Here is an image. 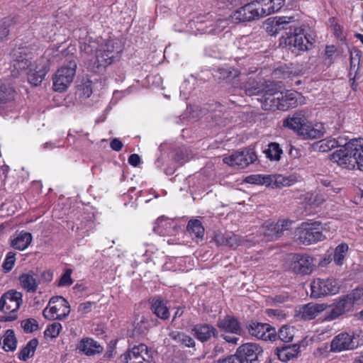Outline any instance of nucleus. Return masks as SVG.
Listing matches in <instances>:
<instances>
[{
	"instance_id": "obj_28",
	"label": "nucleus",
	"mask_w": 363,
	"mask_h": 363,
	"mask_svg": "<svg viewBox=\"0 0 363 363\" xmlns=\"http://www.w3.org/2000/svg\"><path fill=\"white\" fill-rule=\"evenodd\" d=\"M13 66L18 70H25L31 66V54H28L24 49L19 48L14 52Z\"/></svg>"
},
{
	"instance_id": "obj_61",
	"label": "nucleus",
	"mask_w": 363,
	"mask_h": 363,
	"mask_svg": "<svg viewBox=\"0 0 363 363\" xmlns=\"http://www.w3.org/2000/svg\"><path fill=\"white\" fill-rule=\"evenodd\" d=\"M335 51L336 49L334 45H327L325 50L326 59H329L330 60Z\"/></svg>"
},
{
	"instance_id": "obj_10",
	"label": "nucleus",
	"mask_w": 363,
	"mask_h": 363,
	"mask_svg": "<svg viewBox=\"0 0 363 363\" xmlns=\"http://www.w3.org/2000/svg\"><path fill=\"white\" fill-rule=\"evenodd\" d=\"M151 354L145 344L135 345L121 354V363H150Z\"/></svg>"
},
{
	"instance_id": "obj_62",
	"label": "nucleus",
	"mask_w": 363,
	"mask_h": 363,
	"mask_svg": "<svg viewBox=\"0 0 363 363\" xmlns=\"http://www.w3.org/2000/svg\"><path fill=\"white\" fill-rule=\"evenodd\" d=\"M82 94L85 98H89L92 94V89L89 84H86L83 85L82 89Z\"/></svg>"
},
{
	"instance_id": "obj_15",
	"label": "nucleus",
	"mask_w": 363,
	"mask_h": 363,
	"mask_svg": "<svg viewBox=\"0 0 363 363\" xmlns=\"http://www.w3.org/2000/svg\"><path fill=\"white\" fill-rule=\"evenodd\" d=\"M250 334L264 341H274L277 340V332L274 328L267 323L252 321L247 327Z\"/></svg>"
},
{
	"instance_id": "obj_29",
	"label": "nucleus",
	"mask_w": 363,
	"mask_h": 363,
	"mask_svg": "<svg viewBox=\"0 0 363 363\" xmlns=\"http://www.w3.org/2000/svg\"><path fill=\"white\" fill-rule=\"evenodd\" d=\"M32 240L31 233L23 230L13 236L11 240V245L16 250H24L30 244Z\"/></svg>"
},
{
	"instance_id": "obj_54",
	"label": "nucleus",
	"mask_w": 363,
	"mask_h": 363,
	"mask_svg": "<svg viewBox=\"0 0 363 363\" xmlns=\"http://www.w3.org/2000/svg\"><path fill=\"white\" fill-rule=\"evenodd\" d=\"M213 240L217 245H226L227 242V233L223 234L221 233H217L214 235Z\"/></svg>"
},
{
	"instance_id": "obj_64",
	"label": "nucleus",
	"mask_w": 363,
	"mask_h": 363,
	"mask_svg": "<svg viewBox=\"0 0 363 363\" xmlns=\"http://www.w3.org/2000/svg\"><path fill=\"white\" fill-rule=\"evenodd\" d=\"M340 189L334 188L332 185L328 189H324L323 193L328 196H334L340 191Z\"/></svg>"
},
{
	"instance_id": "obj_26",
	"label": "nucleus",
	"mask_w": 363,
	"mask_h": 363,
	"mask_svg": "<svg viewBox=\"0 0 363 363\" xmlns=\"http://www.w3.org/2000/svg\"><path fill=\"white\" fill-rule=\"evenodd\" d=\"M257 1L263 17L279 11L285 3V0H257Z\"/></svg>"
},
{
	"instance_id": "obj_49",
	"label": "nucleus",
	"mask_w": 363,
	"mask_h": 363,
	"mask_svg": "<svg viewBox=\"0 0 363 363\" xmlns=\"http://www.w3.org/2000/svg\"><path fill=\"white\" fill-rule=\"evenodd\" d=\"M21 327L26 333H30L38 329V323L34 318H28L21 321Z\"/></svg>"
},
{
	"instance_id": "obj_37",
	"label": "nucleus",
	"mask_w": 363,
	"mask_h": 363,
	"mask_svg": "<svg viewBox=\"0 0 363 363\" xmlns=\"http://www.w3.org/2000/svg\"><path fill=\"white\" fill-rule=\"evenodd\" d=\"M3 344V349L5 351H13L16 349L17 340L13 330L9 329L6 331L0 345Z\"/></svg>"
},
{
	"instance_id": "obj_27",
	"label": "nucleus",
	"mask_w": 363,
	"mask_h": 363,
	"mask_svg": "<svg viewBox=\"0 0 363 363\" xmlns=\"http://www.w3.org/2000/svg\"><path fill=\"white\" fill-rule=\"evenodd\" d=\"M326 308L325 304L308 303L300 309L299 313L301 318L304 320H312L317 317L320 313Z\"/></svg>"
},
{
	"instance_id": "obj_42",
	"label": "nucleus",
	"mask_w": 363,
	"mask_h": 363,
	"mask_svg": "<svg viewBox=\"0 0 363 363\" xmlns=\"http://www.w3.org/2000/svg\"><path fill=\"white\" fill-rule=\"evenodd\" d=\"M218 72L220 74L219 79L231 82L235 79L240 75L245 74V72H239L232 67H220L218 69Z\"/></svg>"
},
{
	"instance_id": "obj_6",
	"label": "nucleus",
	"mask_w": 363,
	"mask_h": 363,
	"mask_svg": "<svg viewBox=\"0 0 363 363\" xmlns=\"http://www.w3.org/2000/svg\"><path fill=\"white\" fill-rule=\"evenodd\" d=\"M284 43L292 52L298 54L300 52L306 51L309 49L308 45H312L313 43L303 33L301 27H295L287 33V36L284 40Z\"/></svg>"
},
{
	"instance_id": "obj_22",
	"label": "nucleus",
	"mask_w": 363,
	"mask_h": 363,
	"mask_svg": "<svg viewBox=\"0 0 363 363\" xmlns=\"http://www.w3.org/2000/svg\"><path fill=\"white\" fill-rule=\"evenodd\" d=\"M245 74L240 75L242 81L240 89L248 96L258 95L262 94L265 89L262 88L260 82L253 77L246 78L247 72Z\"/></svg>"
},
{
	"instance_id": "obj_47",
	"label": "nucleus",
	"mask_w": 363,
	"mask_h": 363,
	"mask_svg": "<svg viewBox=\"0 0 363 363\" xmlns=\"http://www.w3.org/2000/svg\"><path fill=\"white\" fill-rule=\"evenodd\" d=\"M62 329V325L60 323L55 322L48 326L44 331V335L45 337L55 338L59 335Z\"/></svg>"
},
{
	"instance_id": "obj_63",
	"label": "nucleus",
	"mask_w": 363,
	"mask_h": 363,
	"mask_svg": "<svg viewBox=\"0 0 363 363\" xmlns=\"http://www.w3.org/2000/svg\"><path fill=\"white\" fill-rule=\"evenodd\" d=\"M174 160L176 162H179L180 164H183L184 162H187V159L185 158L184 154L180 151L177 152L175 155Z\"/></svg>"
},
{
	"instance_id": "obj_3",
	"label": "nucleus",
	"mask_w": 363,
	"mask_h": 363,
	"mask_svg": "<svg viewBox=\"0 0 363 363\" xmlns=\"http://www.w3.org/2000/svg\"><path fill=\"white\" fill-rule=\"evenodd\" d=\"M362 140L353 139L349 142L344 140L342 146L330 155L332 162L337 163L340 167L347 169H354L357 165V157Z\"/></svg>"
},
{
	"instance_id": "obj_40",
	"label": "nucleus",
	"mask_w": 363,
	"mask_h": 363,
	"mask_svg": "<svg viewBox=\"0 0 363 363\" xmlns=\"http://www.w3.org/2000/svg\"><path fill=\"white\" fill-rule=\"evenodd\" d=\"M324 189L319 188L318 191L308 192L305 194V200L307 201L309 205L318 206L322 204L326 199L323 195Z\"/></svg>"
},
{
	"instance_id": "obj_43",
	"label": "nucleus",
	"mask_w": 363,
	"mask_h": 363,
	"mask_svg": "<svg viewBox=\"0 0 363 363\" xmlns=\"http://www.w3.org/2000/svg\"><path fill=\"white\" fill-rule=\"evenodd\" d=\"M245 181L248 184L270 186L269 175L252 174L247 176Z\"/></svg>"
},
{
	"instance_id": "obj_25",
	"label": "nucleus",
	"mask_w": 363,
	"mask_h": 363,
	"mask_svg": "<svg viewBox=\"0 0 363 363\" xmlns=\"http://www.w3.org/2000/svg\"><path fill=\"white\" fill-rule=\"evenodd\" d=\"M77 349L88 356L99 354L104 350V347L99 343L88 337L84 338L80 341Z\"/></svg>"
},
{
	"instance_id": "obj_8",
	"label": "nucleus",
	"mask_w": 363,
	"mask_h": 363,
	"mask_svg": "<svg viewBox=\"0 0 363 363\" xmlns=\"http://www.w3.org/2000/svg\"><path fill=\"white\" fill-rule=\"evenodd\" d=\"M339 290L340 285L333 279L317 278L311 283V296L315 298L336 294Z\"/></svg>"
},
{
	"instance_id": "obj_48",
	"label": "nucleus",
	"mask_w": 363,
	"mask_h": 363,
	"mask_svg": "<svg viewBox=\"0 0 363 363\" xmlns=\"http://www.w3.org/2000/svg\"><path fill=\"white\" fill-rule=\"evenodd\" d=\"M244 239L240 235H235L232 232L227 233L226 245L230 248L235 249L242 244Z\"/></svg>"
},
{
	"instance_id": "obj_5",
	"label": "nucleus",
	"mask_w": 363,
	"mask_h": 363,
	"mask_svg": "<svg viewBox=\"0 0 363 363\" xmlns=\"http://www.w3.org/2000/svg\"><path fill=\"white\" fill-rule=\"evenodd\" d=\"M77 62L74 57L68 60L55 72L53 78V89L56 91H65L72 83L76 74Z\"/></svg>"
},
{
	"instance_id": "obj_45",
	"label": "nucleus",
	"mask_w": 363,
	"mask_h": 363,
	"mask_svg": "<svg viewBox=\"0 0 363 363\" xmlns=\"http://www.w3.org/2000/svg\"><path fill=\"white\" fill-rule=\"evenodd\" d=\"M294 336V328L287 325L282 326L278 333H277V339L279 338L280 340L284 342H289L293 340Z\"/></svg>"
},
{
	"instance_id": "obj_2",
	"label": "nucleus",
	"mask_w": 363,
	"mask_h": 363,
	"mask_svg": "<svg viewBox=\"0 0 363 363\" xmlns=\"http://www.w3.org/2000/svg\"><path fill=\"white\" fill-rule=\"evenodd\" d=\"M284 125L295 131L304 139H315L322 137L325 133L323 124L312 125L308 120L307 111H298L284 121Z\"/></svg>"
},
{
	"instance_id": "obj_1",
	"label": "nucleus",
	"mask_w": 363,
	"mask_h": 363,
	"mask_svg": "<svg viewBox=\"0 0 363 363\" xmlns=\"http://www.w3.org/2000/svg\"><path fill=\"white\" fill-rule=\"evenodd\" d=\"M80 50L90 57L86 66L94 72H99L118 61L122 52L120 42L114 39L101 40L100 43L98 41H85L81 44Z\"/></svg>"
},
{
	"instance_id": "obj_57",
	"label": "nucleus",
	"mask_w": 363,
	"mask_h": 363,
	"mask_svg": "<svg viewBox=\"0 0 363 363\" xmlns=\"http://www.w3.org/2000/svg\"><path fill=\"white\" fill-rule=\"evenodd\" d=\"M221 337L223 340H225L226 342L237 345L238 342L239 341V337L234 335V334L230 333H223L221 335Z\"/></svg>"
},
{
	"instance_id": "obj_21",
	"label": "nucleus",
	"mask_w": 363,
	"mask_h": 363,
	"mask_svg": "<svg viewBox=\"0 0 363 363\" xmlns=\"http://www.w3.org/2000/svg\"><path fill=\"white\" fill-rule=\"evenodd\" d=\"M192 331L198 340L204 342L212 337H218V332L216 328L208 323H199L194 326Z\"/></svg>"
},
{
	"instance_id": "obj_36",
	"label": "nucleus",
	"mask_w": 363,
	"mask_h": 363,
	"mask_svg": "<svg viewBox=\"0 0 363 363\" xmlns=\"http://www.w3.org/2000/svg\"><path fill=\"white\" fill-rule=\"evenodd\" d=\"M344 140L346 139L343 138H338L337 139L333 138H327L325 139L321 140L319 141L318 149L319 151L325 152L331 150L335 147H340L342 146Z\"/></svg>"
},
{
	"instance_id": "obj_32",
	"label": "nucleus",
	"mask_w": 363,
	"mask_h": 363,
	"mask_svg": "<svg viewBox=\"0 0 363 363\" xmlns=\"http://www.w3.org/2000/svg\"><path fill=\"white\" fill-rule=\"evenodd\" d=\"M299 349L300 346L296 344L285 346L281 348L277 347L276 354L279 360L288 362L297 357L299 353Z\"/></svg>"
},
{
	"instance_id": "obj_56",
	"label": "nucleus",
	"mask_w": 363,
	"mask_h": 363,
	"mask_svg": "<svg viewBox=\"0 0 363 363\" xmlns=\"http://www.w3.org/2000/svg\"><path fill=\"white\" fill-rule=\"evenodd\" d=\"M357 158V169L360 171H363V140H362L358 155L356 157Z\"/></svg>"
},
{
	"instance_id": "obj_60",
	"label": "nucleus",
	"mask_w": 363,
	"mask_h": 363,
	"mask_svg": "<svg viewBox=\"0 0 363 363\" xmlns=\"http://www.w3.org/2000/svg\"><path fill=\"white\" fill-rule=\"evenodd\" d=\"M53 273L50 270L44 271L40 275V279L45 282H50L52 280Z\"/></svg>"
},
{
	"instance_id": "obj_18",
	"label": "nucleus",
	"mask_w": 363,
	"mask_h": 363,
	"mask_svg": "<svg viewBox=\"0 0 363 363\" xmlns=\"http://www.w3.org/2000/svg\"><path fill=\"white\" fill-rule=\"evenodd\" d=\"M270 86H272V84L267 85L262 97L258 100L261 102L262 109L265 111L279 110L280 91L274 87L270 88Z\"/></svg>"
},
{
	"instance_id": "obj_20",
	"label": "nucleus",
	"mask_w": 363,
	"mask_h": 363,
	"mask_svg": "<svg viewBox=\"0 0 363 363\" xmlns=\"http://www.w3.org/2000/svg\"><path fill=\"white\" fill-rule=\"evenodd\" d=\"M216 326L221 332L225 333L240 335L242 331L240 321L232 315H225L223 318H218Z\"/></svg>"
},
{
	"instance_id": "obj_16",
	"label": "nucleus",
	"mask_w": 363,
	"mask_h": 363,
	"mask_svg": "<svg viewBox=\"0 0 363 363\" xmlns=\"http://www.w3.org/2000/svg\"><path fill=\"white\" fill-rule=\"evenodd\" d=\"M313 259L306 254H296L293 257L291 269L295 274H310L314 269Z\"/></svg>"
},
{
	"instance_id": "obj_51",
	"label": "nucleus",
	"mask_w": 363,
	"mask_h": 363,
	"mask_svg": "<svg viewBox=\"0 0 363 363\" xmlns=\"http://www.w3.org/2000/svg\"><path fill=\"white\" fill-rule=\"evenodd\" d=\"M15 260V253L12 252H8L2 264V267L6 272H8L12 269L14 266Z\"/></svg>"
},
{
	"instance_id": "obj_34",
	"label": "nucleus",
	"mask_w": 363,
	"mask_h": 363,
	"mask_svg": "<svg viewBox=\"0 0 363 363\" xmlns=\"http://www.w3.org/2000/svg\"><path fill=\"white\" fill-rule=\"evenodd\" d=\"M186 231L193 239L202 240L204 235V228L199 220H190L186 226Z\"/></svg>"
},
{
	"instance_id": "obj_53",
	"label": "nucleus",
	"mask_w": 363,
	"mask_h": 363,
	"mask_svg": "<svg viewBox=\"0 0 363 363\" xmlns=\"http://www.w3.org/2000/svg\"><path fill=\"white\" fill-rule=\"evenodd\" d=\"M93 304H94V303L91 301L82 303L79 305L77 311L82 315L86 314L91 311Z\"/></svg>"
},
{
	"instance_id": "obj_46",
	"label": "nucleus",
	"mask_w": 363,
	"mask_h": 363,
	"mask_svg": "<svg viewBox=\"0 0 363 363\" xmlns=\"http://www.w3.org/2000/svg\"><path fill=\"white\" fill-rule=\"evenodd\" d=\"M13 26V20L11 18H5L0 23V40L7 39L10 28Z\"/></svg>"
},
{
	"instance_id": "obj_58",
	"label": "nucleus",
	"mask_w": 363,
	"mask_h": 363,
	"mask_svg": "<svg viewBox=\"0 0 363 363\" xmlns=\"http://www.w3.org/2000/svg\"><path fill=\"white\" fill-rule=\"evenodd\" d=\"M110 147L113 150L120 151L123 147V143L118 138H113L110 143Z\"/></svg>"
},
{
	"instance_id": "obj_17",
	"label": "nucleus",
	"mask_w": 363,
	"mask_h": 363,
	"mask_svg": "<svg viewBox=\"0 0 363 363\" xmlns=\"http://www.w3.org/2000/svg\"><path fill=\"white\" fill-rule=\"evenodd\" d=\"M330 310L325 316V320H333L346 313L352 311L354 307L350 299L345 295L340 296L337 301L331 305Z\"/></svg>"
},
{
	"instance_id": "obj_55",
	"label": "nucleus",
	"mask_w": 363,
	"mask_h": 363,
	"mask_svg": "<svg viewBox=\"0 0 363 363\" xmlns=\"http://www.w3.org/2000/svg\"><path fill=\"white\" fill-rule=\"evenodd\" d=\"M216 363H242L237 353L234 355H230L224 359H218Z\"/></svg>"
},
{
	"instance_id": "obj_50",
	"label": "nucleus",
	"mask_w": 363,
	"mask_h": 363,
	"mask_svg": "<svg viewBox=\"0 0 363 363\" xmlns=\"http://www.w3.org/2000/svg\"><path fill=\"white\" fill-rule=\"evenodd\" d=\"M72 269H67L64 274L61 276L57 286H68L72 284L73 281L71 278Z\"/></svg>"
},
{
	"instance_id": "obj_7",
	"label": "nucleus",
	"mask_w": 363,
	"mask_h": 363,
	"mask_svg": "<svg viewBox=\"0 0 363 363\" xmlns=\"http://www.w3.org/2000/svg\"><path fill=\"white\" fill-rule=\"evenodd\" d=\"M70 312L68 301L62 296H55L50 299L43 315L48 320H63Z\"/></svg>"
},
{
	"instance_id": "obj_52",
	"label": "nucleus",
	"mask_w": 363,
	"mask_h": 363,
	"mask_svg": "<svg viewBox=\"0 0 363 363\" xmlns=\"http://www.w3.org/2000/svg\"><path fill=\"white\" fill-rule=\"evenodd\" d=\"M354 305L363 296V288H357L346 295Z\"/></svg>"
},
{
	"instance_id": "obj_19",
	"label": "nucleus",
	"mask_w": 363,
	"mask_h": 363,
	"mask_svg": "<svg viewBox=\"0 0 363 363\" xmlns=\"http://www.w3.org/2000/svg\"><path fill=\"white\" fill-rule=\"evenodd\" d=\"M291 225L289 220H279L276 223H265L263 226V233L269 240L281 237L284 230H287Z\"/></svg>"
},
{
	"instance_id": "obj_23",
	"label": "nucleus",
	"mask_w": 363,
	"mask_h": 363,
	"mask_svg": "<svg viewBox=\"0 0 363 363\" xmlns=\"http://www.w3.org/2000/svg\"><path fill=\"white\" fill-rule=\"evenodd\" d=\"M48 65L44 60H39L35 69H30L28 74V79L34 86L39 85L48 72Z\"/></svg>"
},
{
	"instance_id": "obj_30",
	"label": "nucleus",
	"mask_w": 363,
	"mask_h": 363,
	"mask_svg": "<svg viewBox=\"0 0 363 363\" xmlns=\"http://www.w3.org/2000/svg\"><path fill=\"white\" fill-rule=\"evenodd\" d=\"M269 178L270 186L276 188L290 186L298 182V177L296 175H269Z\"/></svg>"
},
{
	"instance_id": "obj_14",
	"label": "nucleus",
	"mask_w": 363,
	"mask_h": 363,
	"mask_svg": "<svg viewBox=\"0 0 363 363\" xmlns=\"http://www.w3.org/2000/svg\"><path fill=\"white\" fill-rule=\"evenodd\" d=\"M233 18L238 22L250 21L260 17H263L260 13V7L257 0L250 3L245 4L243 6L235 11Z\"/></svg>"
},
{
	"instance_id": "obj_12",
	"label": "nucleus",
	"mask_w": 363,
	"mask_h": 363,
	"mask_svg": "<svg viewBox=\"0 0 363 363\" xmlns=\"http://www.w3.org/2000/svg\"><path fill=\"white\" fill-rule=\"evenodd\" d=\"M236 353L243 363H259V357L263 353L262 347L254 342H247L240 345L236 351Z\"/></svg>"
},
{
	"instance_id": "obj_9",
	"label": "nucleus",
	"mask_w": 363,
	"mask_h": 363,
	"mask_svg": "<svg viewBox=\"0 0 363 363\" xmlns=\"http://www.w3.org/2000/svg\"><path fill=\"white\" fill-rule=\"evenodd\" d=\"M257 159L255 150L252 148H245L242 151H237L232 155L225 157L223 161L229 166L244 169L250 164L254 163Z\"/></svg>"
},
{
	"instance_id": "obj_41",
	"label": "nucleus",
	"mask_w": 363,
	"mask_h": 363,
	"mask_svg": "<svg viewBox=\"0 0 363 363\" xmlns=\"http://www.w3.org/2000/svg\"><path fill=\"white\" fill-rule=\"evenodd\" d=\"M264 153L268 159L271 161H279L283 150L277 143H270L267 148L264 150Z\"/></svg>"
},
{
	"instance_id": "obj_44",
	"label": "nucleus",
	"mask_w": 363,
	"mask_h": 363,
	"mask_svg": "<svg viewBox=\"0 0 363 363\" xmlns=\"http://www.w3.org/2000/svg\"><path fill=\"white\" fill-rule=\"evenodd\" d=\"M347 251L348 245L345 243H342L336 247L333 259L337 265H342L343 264V261Z\"/></svg>"
},
{
	"instance_id": "obj_38",
	"label": "nucleus",
	"mask_w": 363,
	"mask_h": 363,
	"mask_svg": "<svg viewBox=\"0 0 363 363\" xmlns=\"http://www.w3.org/2000/svg\"><path fill=\"white\" fill-rule=\"evenodd\" d=\"M38 345V340L36 338L30 340L26 345L20 351L18 358L22 361H26L28 358L32 357Z\"/></svg>"
},
{
	"instance_id": "obj_13",
	"label": "nucleus",
	"mask_w": 363,
	"mask_h": 363,
	"mask_svg": "<svg viewBox=\"0 0 363 363\" xmlns=\"http://www.w3.org/2000/svg\"><path fill=\"white\" fill-rule=\"evenodd\" d=\"M359 345L353 334L348 333H340L335 335L330 342V351L333 352H340L345 350H351L357 348Z\"/></svg>"
},
{
	"instance_id": "obj_31",
	"label": "nucleus",
	"mask_w": 363,
	"mask_h": 363,
	"mask_svg": "<svg viewBox=\"0 0 363 363\" xmlns=\"http://www.w3.org/2000/svg\"><path fill=\"white\" fill-rule=\"evenodd\" d=\"M174 221L167 217L161 216L155 221L153 230L157 234L164 236L169 235L174 228Z\"/></svg>"
},
{
	"instance_id": "obj_11",
	"label": "nucleus",
	"mask_w": 363,
	"mask_h": 363,
	"mask_svg": "<svg viewBox=\"0 0 363 363\" xmlns=\"http://www.w3.org/2000/svg\"><path fill=\"white\" fill-rule=\"evenodd\" d=\"M22 294L15 290L4 293L0 298V311L5 314H16L22 303Z\"/></svg>"
},
{
	"instance_id": "obj_4",
	"label": "nucleus",
	"mask_w": 363,
	"mask_h": 363,
	"mask_svg": "<svg viewBox=\"0 0 363 363\" xmlns=\"http://www.w3.org/2000/svg\"><path fill=\"white\" fill-rule=\"evenodd\" d=\"M297 240L303 245H311L323 241L326 236L323 233L320 222H304L296 230Z\"/></svg>"
},
{
	"instance_id": "obj_39",
	"label": "nucleus",
	"mask_w": 363,
	"mask_h": 363,
	"mask_svg": "<svg viewBox=\"0 0 363 363\" xmlns=\"http://www.w3.org/2000/svg\"><path fill=\"white\" fill-rule=\"evenodd\" d=\"M169 337L177 343L184 345L186 347H193L195 345L194 340L182 332L172 331L169 333Z\"/></svg>"
},
{
	"instance_id": "obj_33",
	"label": "nucleus",
	"mask_w": 363,
	"mask_h": 363,
	"mask_svg": "<svg viewBox=\"0 0 363 363\" xmlns=\"http://www.w3.org/2000/svg\"><path fill=\"white\" fill-rule=\"evenodd\" d=\"M151 310L157 317L162 320H167L169 318L167 303L160 298H155L152 300Z\"/></svg>"
},
{
	"instance_id": "obj_59",
	"label": "nucleus",
	"mask_w": 363,
	"mask_h": 363,
	"mask_svg": "<svg viewBox=\"0 0 363 363\" xmlns=\"http://www.w3.org/2000/svg\"><path fill=\"white\" fill-rule=\"evenodd\" d=\"M128 163L133 167H137L140 163V157L137 154H132L128 157Z\"/></svg>"
},
{
	"instance_id": "obj_35",
	"label": "nucleus",
	"mask_w": 363,
	"mask_h": 363,
	"mask_svg": "<svg viewBox=\"0 0 363 363\" xmlns=\"http://www.w3.org/2000/svg\"><path fill=\"white\" fill-rule=\"evenodd\" d=\"M19 281L21 286L26 290V291L30 293L36 291L38 284L33 274H23L19 277Z\"/></svg>"
},
{
	"instance_id": "obj_24",
	"label": "nucleus",
	"mask_w": 363,
	"mask_h": 363,
	"mask_svg": "<svg viewBox=\"0 0 363 363\" xmlns=\"http://www.w3.org/2000/svg\"><path fill=\"white\" fill-rule=\"evenodd\" d=\"M300 96V94L295 91H280L279 110L286 111L290 108L296 107L298 105V99Z\"/></svg>"
}]
</instances>
